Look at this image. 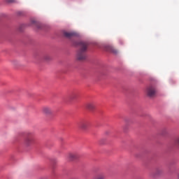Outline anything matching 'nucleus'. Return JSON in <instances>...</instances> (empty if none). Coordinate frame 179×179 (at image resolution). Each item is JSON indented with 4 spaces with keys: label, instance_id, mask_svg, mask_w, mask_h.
Segmentation results:
<instances>
[{
    "label": "nucleus",
    "instance_id": "17",
    "mask_svg": "<svg viewBox=\"0 0 179 179\" xmlns=\"http://www.w3.org/2000/svg\"><path fill=\"white\" fill-rule=\"evenodd\" d=\"M176 143H177V145H178V146H179V138L176 140Z\"/></svg>",
    "mask_w": 179,
    "mask_h": 179
},
{
    "label": "nucleus",
    "instance_id": "12",
    "mask_svg": "<svg viewBox=\"0 0 179 179\" xmlns=\"http://www.w3.org/2000/svg\"><path fill=\"white\" fill-rule=\"evenodd\" d=\"M110 51L113 54H118V50L117 49L114 48H110Z\"/></svg>",
    "mask_w": 179,
    "mask_h": 179
},
{
    "label": "nucleus",
    "instance_id": "13",
    "mask_svg": "<svg viewBox=\"0 0 179 179\" xmlns=\"http://www.w3.org/2000/svg\"><path fill=\"white\" fill-rule=\"evenodd\" d=\"M106 176L104 175H99L95 179H105Z\"/></svg>",
    "mask_w": 179,
    "mask_h": 179
},
{
    "label": "nucleus",
    "instance_id": "11",
    "mask_svg": "<svg viewBox=\"0 0 179 179\" xmlns=\"http://www.w3.org/2000/svg\"><path fill=\"white\" fill-rule=\"evenodd\" d=\"M71 100H76V99H78V94L74 93L71 95L70 96Z\"/></svg>",
    "mask_w": 179,
    "mask_h": 179
},
{
    "label": "nucleus",
    "instance_id": "1",
    "mask_svg": "<svg viewBox=\"0 0 179 179\" xmlns=\"http://www.w3.org/2000/svg\"><path fill=\"white\" fill-rule=\"evenodd\" d=\"M73 45L79 47L76 54L77 59L78 61H85V59L87 58V48L89 47V44L84 41L73 42Z\"/></svg>",
    "mask_w": 179,
    "mask_h": 179
},
{
    "label": "nucleus",
    "instance_id": "8",
    "mask_svg": "<svg viewBox=\"0 0 179 179\" xmlns=\"http://www.w3.org/2000/svg\"><path fill=\"white\" fill-rule=\"evenodd\" d=\"M163 173V170L160 168H157L152 173L153 177H157V176L162 175Z\"/></svg>",
    "mask_w": 179,
    "mask_h": 179
},
{
    "label": "nucleus",
    "instance_id": "14",
    "mask_svg": "<svg viewBox=\"0 0 179 179\" xmlns=\"http://www.w3.org/2000/svg\"><path fill=\"white\" fill-rule=\"evenodd\" d=\"M13 65H15V66H17V65H19V62L14 61L13 62Z\"/></svg>",
    "mask_w": 179,
    "mask_h": 179
},
{
    "label": "nucleus",
    "instance_id": "3",
    "mask_svg": "<svg viewBox=\"0 0 179 179\" xmlns=\"http://www.w3.org/2000/svg\"><path fill=\"white\" fill-rule=\"evenodd\" d=\"M146 93L148 97H155L156 96V89L153 87H149L147 88Z\"/></svg>",
    "mask_w": 179,
    "mask_h": 179
},
{
    "label": "nucleus",
    "instance_id": "10",
    "mask_svg": "<svg viewBox=\"0 0 179 179\" xmlns=\"http://www.w3.org/2000/svg\"><path fill=\"white\" fill-rule=\"evenodd\" d=\"M43 59H44L45 61H50V59H51V56H50V55H45L43 56Z\"/></svg>",
    "mask_w": 179,
    "mask_h": 179
},
{
    "label": "nucleus",
    "instance_id": "9",
    "mask_svg": "<svg viewBox=\"0 0 179 179\" xmlns=\"http://www.w3.org/2000/svg\"><path fill=\"white\" fill-rule=\"evenodd\" d=\"M85 107L88 108V110H94L96 108V105L94 103H88L86 104Z\"/></svg>",
    "mask_w": 179,
    "mask_h": 179
},
{
    "label": "nucleus",
    "instance_id": "2",
    "mask_svg": "<svg viewBox=\"0 0 179 179\" xmlns=\"http://www.w3.org/2000/svg\"><path fill=\"white\" fill-rule=\"evenodd\" d=\"M34 143V136L31 132H27L24 138V144L29 148Z\"/></svg>",
    "mask_w": 179,
    "mask_h": 179
},
{
    "label": "nucleus",
    "instance_id": "5",
    "mask_svg": "<svg viewBox=\"0 0 179 179\" xmlns=\"http://www.w3.org/2000/svg\"><path fill=\"white\" fill-rule=\"evenodd\" d=\"M66 159H68L69 162H73V160L78 159V155L75 153L69 152L66 155Z\"/></svg>",
    "mask_w": 179,
    "mask_h": 179
},
{
    "label": "nucleus",
    "instance_id": "4",
    "mask_svg": "<svg viewBox=\"0 0 179 179\" xmlns=\"http://www.w3.org/2000/svg\"><path fill=\"white\" fill-rule=\"evenodd\" d=\"M42 111L46 115H52V114L54 113V110H52V108H51L48 106L43 107L42 109Z\"/></svg>",
    "mask_w": 179,
    "mask_h": 179
},
{
    "label": "nucleus",
    "instance_id": "16",
    "mask_svg": "<svg viewBox=\"0 0 179 179\" xmlns=\"http://www.w3.org/2000/svg\"><path fill=\"white\" fill-rule=\"evenodd\" d=\"M8 2H10V3L15 2V0H8Z\"/></svg>",
    "mask_w": 179,
    "mask_h": 179
},
{
    "label": "nucleus",
    "instance_id": "6",
    "mask_svg": "<svg viewBox=\"0 0 179 179\" xmlns=\"http://www.w3.org/2000/svg\"><path fill=\"white\" fill-rule=\"evenodd\" d=\"M88 127H89V122L87 121L81 122L79 124V128L80 129H83V131H85V129H87Z\"/></svg>",
    "mask_w": 179,
    "mask_h": 179
},
{
    "label": "nucleus",
    "instance_id": "7",
    "mask_svg": "<svg viewBox=\"0 0 179 179\" xmlns=\"http://www.w3.org/2000/svg\"><path fill=\"white\" fill-rule=\"evenodd\" d=\"M64 36L67 38H72V37H76L78 34L75 32H64Z\"/></svg>",
    "mask_w": 179,
    "mask_h": 179
},
{
    "label": "nucleus",
    "instance_id": "15",
    "mask_svg": "<svg viewBox=\"0 0 179 179\" xmlns=\"http://www.w3.org/2000/svg\"><path fill=\"white\" fill-rule=\"evenodd\" d=\"M31 24H35L36 26H37V22L34 20L31 21Z\"/></svg>",
    "mask_w": 179,
    "mask_h": 179
}]
</instances>
